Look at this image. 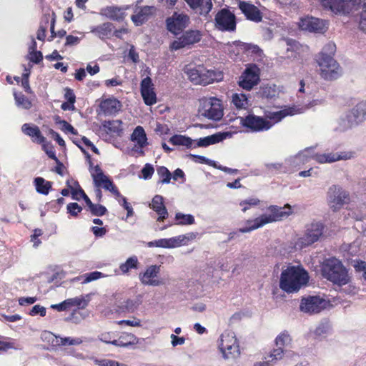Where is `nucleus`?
Wrapping results in <instances>:
<instances>
[{
	"label": "nucleus",
	"mask_w": 366,
	"mask_h": 366,
	"mask_svg": "<svg viewBox=\"0 0 366 366\" xmlns=\"http://www.w3.org/2000/svg\"><path fill=\"white\" fill-rule=\"evenodd\" d=\"M169 142L172 145L185 146L187 148H191L193 146V140L190 137L180 134L172 136Z\"/></svg>",
	"instance_id": "obj_41"
},
{
	"label": "nucleus",
	"mask_w": 366,
	"mask_h": 366,
	"mask_svg": "<svg viewBox=\"0 0 366 366\" xmlns=\"http://www.w3.org/2000/svg\"><path fill=\"white\" fill-rule=\"evenodd\" d=\"M238 7L242 14H244L247 19L257 23L262 21V14L254 4H250L249 2L239 1L238 3Z\"/></svg>",
	"instance_id": "obj_21"
},
{
	"label": "nucleus",
	"mask_w": 366,
	"mask_h": 366,
	"mask_svg": "<svg viewBox=\"0 0 366 366\" xmlns=\"http://www.w3.org/2000/svg\"><path fill=\"white\" fill-rule=\"evenodd\" d=\"M105 277V275L99 271H94L89 273H86L84 274L83 276H81L79 279H84L82 281V283H88L92 281L97 280L98 279H100L102 277Z\"/></svg>",
	"instance_id": "obj_53"
},
{
	"label": "nucleus",
	"mask_w": 366,
	"mask_h": 366,
	"mask_svg": "<svg viewBox=\"0 0 366 366\" xmlns=\"http://www.w3.org/2000/svg\"><path fill=\"white\" fill-rule=\"evenodd\" d=\"M64 98L70 104H72V108H74V104L76 102V96L71 89L66 88L65 89Z\"/></svg>",
	"instance_id": "obj_64"
},
{
	"label": "nucleus",
	"mask_w": 366,
	"mask_h": 366,
	"mask_svg": "<svg viewBox=\"0 0 366 366\" xmlns=\"http://www.w3.org/2000/svg\"><path fill=\"white\" fill-rule=\"evenodd\" d=\"M34 185L36 191L43 195H47L52 189V182L41 177L34 178Z\"/></svg>",
	"instance_id": "obj_36"
},
{
	"label": "nucleus",
	"mask_w": 366,
	"mask_h": 366,
	"mask_svg": "<svg viewBox=\"0 0 366 366\" xmlns=\"http://www.w3.org/2000/svg\"><path fill=\"white\" fill-rule=\"evenodd\" d=\"M114 29V26L112 23L105 22L102 24L93 27L91 29V32L101 39H104L109 38L111 36Z\"/></svg>",
	"instance_id": "obj_33"
},
{
	"label": "nucleus",
	"mask_w": 366,
	"mask_h": 366,
	"mask_svg": "<svg viewBox=\"0 0 366 366\" xmlns=\"http://www.w3.org/2000/svg\"><path fill=\"white\" fill-rule=\"evenodd\" d=\"M292 339L290 333L285 330L275 338V345L278 347H284L291 345Z\"/></svg>",
	"instance_id": "obj_44"
},
{
	"label": "nucleus",
	"mask_w": 366,
	"mask_h": 366,
	"mask_svg": "<svg viewBox=\"0 0 366 366\" xmlns=\"http://www.w3.org/2000/svg\"><path fill=\"white\" fill-rule=\"evenodd\" d=\"M15 100L18 106H20L26 109H29L32 107L31 102L25 95L20 94L15 95Z\"/></svg>",
	"instance_id": "obj_54"
},
{
	"label": "nucleus",
	"mask_w": 366,
	"mask_h": 366,
	"mask_svg": "<svg viewBox=\"0 0 366 366\" xmlns=\"http://www.w3.org/2000/svg\"><path fill=\"white\" fill-rule=\"evenodd\" d=\"M186 3L192 9L200 8L201 14H208L212 9V3L211 0H206L204 4V0H184Z\"/></svg>",
	"instance_id": "obj_35"
},
{
	"label": "nucleus",
	"mask_w": 366,
	"mask_h": 366,
	"mask_svg": "<svg viewBox=\"0 0 366 366\" xmlns=\"http://www.w3.org/2000/svg\"><path fill=\"white\" fill-rule=\"evenodd\" d=\"M73 142L78 146L81 150L86 154V157L89 159V172L91 173V175L92 177L93 181L96 180V179L100 177V175H104L103 171L102 170L99 165H96L95 167H93V163L91 160V156L89 153H87L76 141H73Z\"/></svg>",
	"instance_id": "obj_42"
},
{
	"label": "nucleus",
	"mask_w": 366,
	"mask_h": 366,
	"mask_svg": "<svg viewBox=\"0 0 366 366\" xmlns=\"http://www.w3.org/2000/svg\"><path fill=\"white\" fill-rule=\"evenodd\" d=\"M240 124L252 132L267 131L272 127V124L269 121L253 114L240 117Z\"/></svg>",
	"instance_id": "obj_8"
},
{
	"label": "nucleus",
	"mask_w": 366,
	"mask_h": 366,
	"mask_svg": "<svg viewBox=\"0 0 366 366\" xmlns=\"http://www.w3.org/2000/svg\"><path fill=\"white\" fill-rule=\"evenodd\" d=\"M316 61L320 68V76L327 81L337 79L341 76V68L334 58L322 51L316 56Z\"/></svg>",
	"instance_id": "obj_3"
},
{
	"label": "nucleus",
	"mask_w": 366,
	"mask_h": 366,
	"mask_svg": "<svg viewBox=\"0 0 366 366\" xmlns=\"http://www.w3.org/2000/svg\"><path fill=\"white\" fill-rule=\"evenodd\" d=\"M358 107L359 103L346 116L350 126L358 124L366 119V109H360Z\"/></svg>",
	"instance_id": "obj_30"
},
{
	"label": "nucleus",
	"mask_w": 366,
	"mask_h": 366,
	"mask_svg": "<svg viewBox=\"0 0 366 366\" xmlns=\"http://www.w3.org/2000/svg\"><path fill=\"white\" fill-rule=\"evenodd\" d=\"M102 125L108 134L119 135L122 132V122L119 119L104 121Z\"/></svg>",
	"instance_id": "obj_37"
},
{
	"label": "nucleus",
	"mask_w": 366,
	"mask_h": 366,
	"mask_svg": "<svg viewBox=\"0 0 366 366\" xmlns=\"http://www.w3.org/2000/svg\"><path fill=\"white\" fill-rule=\"evenodd\" d=\"M39 144L41 145L42 150L47 154V156L50 159L53 160L56 159L54 147L50 142H47L46 138H44V142L43 143H40Z\"/></svg>",
	"instance_id": "obj_52"
},
{
	"label": "nucleus",
	"mask_w": 366,
	"mask_h": 366,
	"mask_svg": "<svg viewBox=\"0 0 366 366\" xmlns=\"http://www.w3.org/2000/svg\"><path fill=\"white\" fill-rule=\"evenodd\" d=\"M22 132L31 138L32 142L36 144L43 143L44 137L41 134L38 126L29 123H25L21 127Z\"/></svg>",
	"instance_id": "obj_24"
},
{
	"label": "nucleus",
	"mask_w": 366,
	"mask_h": 366,
	"mask_svg": "<svg viewBox=\"0 0 366 366\" xmlns=\"http://www.w3.org/2000/svg\"><path fill=\"white\" fill-rule=\"evenodd\" d=\"M259 94L262 98L269 99L276 97L277 90L274 86L266 85L261 87Z\"/></svg>",
	"instance_id": "obj_49"
},
{
	"label": "nucleus",
	"mask_w": 366,
	"mask_h": 366,
	"mask_svg": "<svg viewBox=\"0 0 366 366\" xmlns=\"http://www.w3.org/2000/svg\"><path fill=\"white\" fill-rule=\"evenodd\" d=\"M139 265V261L137 256H132L129 257L125 262L122 263L119 266V269L122 273L125 274H127L132 269H137Z\"/></svg>",
	"instance_id": "obj_43"
},
{
	"label": "nucleus",
	"mask_w": 366,
	"mask_h": 366,
	"mask_svg": "<svg viewBox=\"0 0 366 366\" xmlns=\"http://www.w3.org/2000/svg\"><path fill=\"white\" fill-rule=\"evenodd\" d=\"M269 214H262L264 220H267V224L280 221L284 217L289 216L292 213L291 207L287 204L284 207L276 205H271L268 207Z\"/></svg>",
	"instance_id": "obj_20"
},
{
	"label": "nucleus",
	"mask_w": 366,
	"mask_h": 366,
	"mask_svg": "<svg viewBox=\"0 0 366 366\" xmlns=\"http://www.w3.org/2000/svg\"><path fill=\"white\" fill-rule=\"evenodd\" d=\"M92 215L102 217L107 213V209L102 204H94L89 209Z\"/></svg>",
	"instance_id": "obj_56"
},
{
	"label": "nucleus",
	"mask_w": 366,
	"mask_h": 366,
	"mask_svg": "<svg viewBox=\"0 0 366 366\" xmlns=\"http://www.w3.org/2000/svg\"><path fill=\"white\" fill-rule=\"evenodd\" d=\"M325 226L321 222H312L307 225L304 237H302V243L305 245H310L317 242L322 235Z\"/></svg>",
	"instance_id": "obj_18"
},
{
	"label": "nucleus",
	"mask_w": 366,
	"mask_h": 366,
	"mask_svg": "<svg viewBox=\"0 0 366 366\" xmlns=\"http://www.w3.org/2000/svg\"><path fill=\"white\" fill-rule=\"evenodd\" d=\"M190 23L189 16L183 13L174 12L166 19L167 29L174 35L179 34Z\"/></svg>",
	"instance_id": "obj_12"
},
{
	"label": "nucleus",
	"mask_w": 366,
	"mask_h": 366,
	"mask_svg": "<svg viewBox=\"0 0 366 366\" xmlns=\"http://www.w3.org/2000/svg\"><path fill=\"white\" fill-rule=\"evenodd\" d=\"M219 348L225 358H235L240 355L238 340L233 333H224L221 335Z\"/></svg>",
	"instance_id": "obj_9"
},
{
	"label": "nucleus",
	"mask_w": 366,
	"mask_h": 366,
	"mask_svg": "<svg viewBox=\"0 0 366 366\" xmlns=\"http://www.w3.org/2000/svg\"><path fill=\"white\" fill-rule=\"evenodd\" d=\"M327 200L330 208L333 211H337L349 203L350 196L341 187L333 185L327 192Z\"/></svg>",
	"instance_id": "obj_11"
},
{
	"label": "nucleus",
	"mask_w": 366,
	"mask_h": 366,
	"mask_svg": "<svg viewBox=\"0 0 366 366\" xmlns=\"http://www.w3.org/2000/svg\"><path fill=\"white\" fill-rule=\"evenodd\" d=\"M200 112L202 116L209 119L214 121L220 120L224 115L222 101L213 97L204 99L202 102Z\"/></svg>",
	"instance_id": "obj_6"
},
{
	"label": "nucleus",
	"mask_w": 366,
	"mask_h": 366,
	"mask_svg": "<svg viewBox=\"0 0 366 366\" xmlns=\"http://www.w3.org/2000/svg\"><path fill=\"white\" fill-rule=\"evenodd\" d=\"M154 172L153 166L149 163H147L142 169V177L144 179H151Z\"/></svg>",
	"instance_id": "obj_62"
},
{
	"label": "nucleus",
	"mask_w": 366,
	"mask_h": 366,
	"mask_svg": "<svg viewBox=\"0 0 366 366\" xmlns=\"http://www.w3.org/2000/svg\"><path fill=\"white\" fill-rule=\"evenodd\" d=\"M309 278L308 272L302 266H288L281 273L280 287L288 294L297 292L307 284Z\"/></svg>",
	"instance_id": "obj_1"
},
{
	"label": "nucleus",
	"mask_w": 366,
	"mask_h": 366,
	"mask_svg": "<svg viewBox=\"0 0 366 366\" xmlns=\"http://www.w3.org/2000/svg\"><path fill=\"white\" fill-rule=\"evenodd\" d=\"M355 0H320L323 7L327 8L335 14H348L352 9Z\"/></svg>",
	"instance_id": "obj_17"
},
{
	"label": "nucleus",
	"mask_w": 366,
	"mask_h": 366,
	"mask_svg": "<svg viewBox=\"0 0 366 366\" xmlns=\"http://www.w3.org/2000/svg\"><path fill=\"white\" fill-rule=\"evenodd\" d=\"M43 234V232L41 229H35L33 234L31 235L30 241L33 242V247L37 248L41 244V241L39 239V237Z\"/></svg>",
	"instance_id": "obj_60"
},
{
	"label": "nucleus",
	"mask_w": 366,
	"mask_h": 366,
	"mask_svg": "<svg viewBox=\"0 0 366 366\" xmlns=\"http://www.w3.org/2000/svg\"><path fill=\"white\" fill-rule=\"evenodd\" d=\"M131 140L137 142V144L140 148H143L148 144L147 138L144 128L141 126H137L133 131L131 135Z\"/></svg>",
	"instance_id": "obj_34"
},
{
	"label": "nucleus",
	"mask_w": 366,
	"mask_h": 366,
	"mask_svg": "<svg viewBox=\"0 0 366 366\" xmlns=\"http://www.w3.org/2000/svg\"><path fill=\"white\" fill-rule=\"evenodd\" d=\"M94 362L99 366H127L123 363L108 359L95 360Z\"/></svg>",
	"instance_id": "obj_59"
},
{
	"label": "nucleus",
	"mask_w": 366,
	"mask_h": 366,
	"mask_svg": "<svg viewBox=\"0 0 366 366\" xmlns=\"http://www.w3.org/2000/svg\"><path fill=\"white\" fill-rule=\"evenodd\" d=\"M94 184L98 187H103L106 190L111 192L114 197L120 196V192L117 187V186L114 184L112 180H111L107 176L100 175V177L94 180Z\"/></svg>",
	"instance_id": "obj_29"
},
{
	"label": "nucleus",
	"mask_w": 366,
	"mask_h": 366,
	"mask_svg": "<svg viewBox=\"0 0 366 366\" xmlns=\"http://www.w3.org/2000/svg\"><path fill=\"white\" fill-rule=\"evenodd\" d=\"M189 157L195 162L201 163V164H206L212 166L213 167H217V164L214 161L210 160L204 156L190 154Z\"/></svg>",
	"instance_id": "obj_57"
},
{
	"label": "nucleus",
	"mask_w": 366,
	"mask_h": 366,
	"mask_svg": "<svg viewBox=\"0 0 366 366\" xmlns=\"http://www.w3.org/2000/svg\"><path fill=\"white\" fill-rule=\"evenodd\" d=\"M285 350L282 347H278L273 349L269 354L267 356V357L269 360V361L274 365L281 359H282L284 356Z\"/></svg>",
	"instance_id": "obj_50"
},
{
	"label": "nucleus",
	"mask_w": 366,
	"mask_h": 366,
	"mask_svg": "<svg viewBox=\"0 0 366 366\" xmlns=\"http://www.w3.org/2000/svg\"><path fill=\"white\" fill-rule=\"evenodd\" d=\"M141 303L142 300L140 297H136L133 299L122 298L117 295L114 310L118 314L132 313L137 310Z\"/></svg>",
	"instance_id": "obj_13"
},
{
	"label": "nucleus",
	"mask_w": 366,
	"mask_h": 366,
	"mask_svg": "<svg viewBox=\"0 0 366 366\" xmlns=\"http://www.w3.org/2000/svg\"><path fill=\"white\" fill-rule=\"evenodd\" d=\"M159 273L160 266L151 265L144 273L139 274V280L144 285L159 286L164 284L163 281L158 277Z\"/></svg>",
	"instance_id": "obj_19"
},
{
	"label": "nucleus",
	"mask_w": 366,
	"mask_h": 366,
	"mask_svg": "<svg viewBox=\"0 0 366 366\" xmlns=\"http://www.w3.org/2000/svg\"><path fill=\"white\" fill-rule=\"evenodd\" d=\"M354 153L350 151L331 152L327 154L316 153L312 158L320 164L332 163L340 160H347L353 157Z\"/></svg>",
	"instance_id": "obj_15"
},
{
	"label": "nucleus",
	"mask_w": 366,
	"mask_h": 366,
	"mask_svg": "<svg viewBox=\"0 0 366 366\" xmlns=\"http://www.w3.org/2000/svg\"><path fill=\"white\" fill-rule=\"evenodd\" d=\"M232 44L237 49V55L245 54L246 56H260L262 50L256 45L251 43H244L241 41H234Z\"/></svg>",
	"instance_id": "obj_23"
},
{
	"label": "nucleus",
	"mask_w": 366,
	"mask_h": 366,
	"mask_svg": "<svg viewBox=\"0 0 366 366\" xmlns=\"http://www.w3.org/2000/svg\"><path fill=\"white\" fill-rule=\"evenodd\" d=\"M202 37V34L199 30H187L171 43L170 49L176 51L183 48H190L194 44L199 42Z\"/></svg>",
	"instance_id": "obj_10"
},
{
	"label": "nucleus",
	"mask_w": 366,
	"mask_h": 366,
	"mask_svg": "<svg viewBox=\"0 0 366 366\" xmlns=\"http://www.w3.org/2000/svg\"><path fill=\"white\" fill-rule=\"evenodd\" d=\"M150 207L158 214L157 222H163L168 217L169 214L164 204L162 196L155 195L152 200Z\"/></svg>",
	"instance_id": "obj_25"
},
{
	"label": "nucleus",
	"mask_w": 366,
	"mask_h": 366,
	"mask_svg": "<svg viewBox=\"0 0 366 366\" xmlns=\"http://www.w3.org/2000/svg\"><path fill=\"white\" fill-rule=\"evenodd\" d=\"M99 339L105 343L113 345V341H116V335L113 332H104L101 334Z\"/></svg>",
	"instance_id": "obj_63"
},
{
	"label": "nucleus",
	"mask_w": 366,
	"mask_h": 366,
	"mask_svg": "<svg viewBox=\"0 0 366 366\" xmlns=\"http://www.w3.org/2000/svg\"><path fill=\"white\" fill-rule=\"evenodd\" d=\"M184 72L194 84L207 85L213 83L214 80V71L207 69L202 64L194 66L187 65L184 69Z\"/></svg>",
	"instance_id": "obj_4"
},
{
	"label": "nucleus",
	"mask_w": 366,
	"mask_h": 366,
	"mask_svg": "<svg viewBox=\"0 0 366 366\" xmlns=\"http://www.w3.org/2000/svg\"><path fill=\"white\" fill-rule=\"evenodd\" d=\"M66 209L68 213L73 217H76L82 210V207L76 202L68 204Z\"/></svg>",
	"instance_id": "obj_61"
},
{
	"label": "nucleus",
	"mask_w": 366,
	"mask_h": 366,
	"mask_svg": "<svg viewBox=\"0 0 366 366\" xmlns=\"http://www.w3.org/2000/svg\"><path fill=\"white\" fill-rule=\"evenodd\" d=\"M321 272L323 277L340 286L349 282L346 268L335 257L326 259L322 264Z\"/></svg>",
	"instance_id": "obj_2"
},
{
	"label": "nucleus",
	"mask_w": 366,
	"mask_h": 366,
	"mask_svg": "<svg viewBox=\"0 0 366 366\" xmlns=\"http://www.w3.org/2000/svg\"><path fill=\"white\" fill-rule=\"evenodd\" d=\"M214 27L220 31L234 32L237 29V18L229 8H223L214 16Z\"/></svg>",
	"instance_id": "obj_5"
},
{
	"label": "nucleus",
	"mask_w": 366,
	"mask_h": 366,
	"mask_svg": "<svg viewBox=\"0 0 366 366\" xmlns=\"http://www.w3.org/2000/svg\"><path fill=\"white\" fill-rule=\"evenodd\" d=\"M56 122L61 126V129L63 132H69L74 135L77 134V130L66 120H59L56 121Z\"/></svg>",
	"instance_id": "obj_58"
},
{
	"label": "nucleus",
	"mask_w": 366,
	"mask_h": 366,
	"mask_svg": "<svg viewBox=\"0 0 366 366\" xmlns=\"http://www.w3.org/2000/svg\"><path fill=\"white\" fill-rule=\"evenodd\" d=\"M156 8L153 6H144L137 7L134 12L131 16V19L135 26H141L148 21L149 17L154 14Z\"/></svg>",
	"instance_id": "obj_22"
},
{
	"label": "nucleus",
	"mask_w": 366,
	"mask_h": 366,
	"mask_svg": "<svg viewBox=\"0 0 366 366\" xmlns=\"http://www.w3.org/2000/svg\"><path fill=\"white\" fill-rule=\"evenodd\" d=\"M181 236L172 237L170 239H161L155 240L154 242H149L147 243L148 247H164L171 248L179 245V242L183 239H181Z\"/></svg>",
	"instance_id": "obj_32"
},
{
	"label": "nucleus",
	"mask_w": 366,
	"mask_h": 366,
	"mask_svg": "<svg viewBox=\"0 0 366 366\" xmlns=\"http://www.w3.org/2000/svg\"><path fill=\"white\" fill-rule=\"evenodd\" d=\"M227 137L226 133L218 132L214 134L199 139L193 146L196 147H206L223 141Z\"/></svg>",
	"instance_id": "obj_28"
},
{
	"label": "nucleus",
	"mask_w": 366,
	"mask_h": 366,
	"mask_svg": "<svg viewBox=\"0 0 366 366\" xmlns=\"http://www.w3.org/2000/svg\"><path fill=\"white\" fill-rule=\"evenodd\" d=\"M259 68L255 64H249L239 76L238 84L241 88L250 91L259 82Z\"/></svg>",
	"instance_id": "obj_7"
},
{
	"label": "nucleus",
	"mask_w": 366,
	"mask_h": 366,
	"mask_svg": "<svg viewBox=\"0 0 366 366\" xmlns=\"http://www.w3.org/2000/svg\"><path fill=\"white\" fill-rule=\"evenodd\" d=\"M67 310H69L73 307L84 308L87 303L81 297H76L74 298H69L64 300Z\"/></svg>",
	"instance_id": "obj_46"
},
{
	"label": "nucleus",
	"mask_w": 366,
	"mask_h": 366,
	"mask_svg": "<svg viewBox=\"0 0 366 366\" xmlns=\"http://www.w3.org/2000/svg\"><path fill=\"white\" fill-rule=\"evenodd\" d=\"M157 175L159 176L158 184H169L172 179V174L164 166H160L157 168Z\"/></svg>",
	"instance_id": "obj_45"
},
{
	"label": "nucleus",
	"mask_w": 366,
	"mask_h": 366,
	"mask_svg": "<svg viewBox=\"0 0 366 366\" xmlns=\"http://www.w3.org/2000/svg\"><path fill=\"white\" fill-rule=\"evenodd\" d=\"M175 220L177 221L174 224H169L164 225L161 228V230H164L173 224L176 225H190L194 223V217L192 214H184L181 212H177L175 214Z\"/></svg>",
	"instance_id": "obj_39"
},
{
	"label": "nucleus",
	"mask_w": 366,
	"mask_h": 366,
	"mask_svg": "<svg viewBox=\"0 0 366 366\" xmlns=\"http://www.w3.org/2000/svg\"><path fill=\"white\" fill-rule=\"evenodd\" d=\"M44 18H45V21H46L45 24L43 25L41 24L37 30V32H36L37 39L42 41H44L46 38V31L47 26H48V23H49V14H45Z\"/></svg>",
	"instance_id": "obj_55"
},
{
	"label": "nucleus",
	"mask_w": 366,
	"mask_h": 366,
	"mask_svg": "<svg viewBox=\"0 0 366 366\" xmlns=\"http://www.w3.org/2000/svg\"><path fill=\"white\" fill-rule=\"evenodd\" d=\"M294 109L292 107H289L278 112H270L267 117L272 120H274L276 122L281 121L283 118L288 115H293Z\"/></svg>",
	"instance_id": "obj_48"
},
{
	"label": "nucleus",
	"mask_w": 366,
	"mask_h": 366,
	"mask_svg": "<svg viewBox=\"0 0 366 366\" xmlns=\"http://www.w3.org/2000/svg\"><path fill=\"white\" fill-rule=\"evenodd\" d=\"M99 107L105 115H114L121 109L122 104L115 98H109L102 100Z\"/></svg>",
	"instance_id": "obj_26"
},
{
	"label": "nucleus",
	"mask_w": 366,
	"mask_h": 366,
	"mask_svg": "<svg viewBox=\"0 0 366 366\" xmlns=\"http://www.w3.org/2000/svg\"><path fill=\"white\" fill-rule=\"evenodd\" d=\"M127 9L128 6H126L125 8L115 6H107L102 9L101 14L109 19L117 21H122L126 16L124 10Z\"/></svg>",
	"instance_id": "obj_27"
},
{
	"label": "nucleus",
	"mask_w": 366,
	"mask_h": 366,
	"mask_svg": "<svg viewBox=\"0 0 366 366\" xmlns=\"http://www.w3.org/2000/svg\"><path fill=\"white\" fill-rule=\"evenodd\" d=\"M326 305V301L319 296H309L303 298L300 303V310L310 314L319 313Z\"/></svg>",
	"instance_id": "obj_14"
},
{
	"label": "nucleus",
	"mask_w": 366,
	"mask_h": 366,
	"mask_svg": "<svg viewBox=\"0 0 366 366\" xmlns=\"http://www.w3.org/2000/svg\"><path fill=\"white\" fill-rule=\"evenodd\" d=\"M259 204L260 200L256 197H250L239 202V205L242 207V211L243 212H245L252 207L257 206Z\"/></svg>",
	"instance_id": "obj_51"
},
{
	"label": "nucleus",
	"mask_w": 366,
	"mask_h": 366,
	"mask_svg": "<svg viewBox=\"0 0 366 366\" xmlns=\"http://www.w3.org/2000/svg\"><path fill=\"white\" fill-rule=\"evenodd\" d=\"M113 345L118 347H127L137 342V337L132 333L123 332L116 341H113Z\"/></svg>",
	"instance_id": "obj_38"
},
{
	"label": "nucleus",
	"mask_w": 366,
	"mask_h": 366,
	"mask_svg": "<svg viewBox=\"0 0 366 366\" xmlns=\"http://www.w3.org/2000/svg\"><path fill=\"white\" fill-rule=\"evenodd\" d=\"M246 226L239 228L238 231L241 233H247L255 230L258 228L267 224V220H264L262 215H260L254 219H249L245 222Z\"/></svg>",
	"instance_id": "obj_31"
},
{
	"label": "nucleus",
	"mask_w": 366,
	"mask_h": 366,
	"mask_svg": "<svg viewBox=\"0 0 366 366\" xmlns=\"http://www.w3.org/2000/svg\"><path fill=\"white\" fill-rule=\"evenodd\" d=\"M140 92L146 105L152 106L157 103V95L154 92V84L149 76H147L142 80Z\"/></svg>",
	"instance_id": "obj_16"
},
{
	"label": "nucleus",
	"mask_w": 366,
	"mask_h": 366,
	"mask_svg": "<svg viewBox=\"0 0 366 366\" xmlns=\"http://www.w3.org/2000/svg\"><path fill=\"white\" fill-rule=\"evenodd\" d=\"M307 29L312 31L323 32L326 27V22L318 18H310L305 20Z\"/></svg>",
	"instance_id": "obj_40"
},
{
	"label": "nucleus",
	"mask_w": 366,
	"mask_h": 366,
	"mask_svg": "<svg viewBox=\"0 0 366 366\" xmlns=\"http://www.w3.org/2000/svg\"><path fill=\"white\" fill-rule=\"evenodd\" d=\"M232 102L239 109H245L247 105V97L243 93H235L232 97Z\"/></svg>",
	"instance_id": "obj_47"
}]
</instances>
